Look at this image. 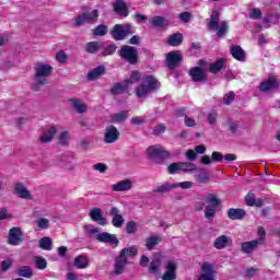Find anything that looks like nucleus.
I'll return each instance as SVG.
<instances>
[{
	"label": "nucleus",
	"mask_w": 280,
	"mask_h": 280,
	"mask_svg": "<svg viewBox=\"0 0 280 280\" xmlns=\"http://www.w3.org/2000/svg\"><path fill=\"white\" fill-rule=\"evenodd\" d=\"M51 71H54V68L50 65L36 63L33 91H38L39 86H45V84H47V79L51 75Z\"/></svg>",
	"instance_id": "obj_1"
},
{
	"label": "nucleus",
	"mask_w": 280,
	"mask_h": 280,
	"mask_svg": "<svg viewBox=\"0 0 280 280\" xmlns=\"http://www.w3.org/2000/svg\"><path fill=\"white\" fill-rule=\"evenodd\" d=\"M208 30L211 32H217V36L222 38L226 32H229V23L226 21L221 22L220 24V13L217 10H213L208 23Z\"/></svg>",
	"instance_id": "obj_2"
},
{
	"label": "nucleus",
	"mask_w": 280,
	"mask_h": 280,
	"mask_svg": "<svg viewBox=\"0 0 280 280\" xmlns=\"http://www.w3.org/2000/svg\"><path fill=\"white\" fill-rule=\"evenodd\" d=\"M148 158L154 163H163L165 159H170V151L161 144L151 145L147 149Z\"/></svg>",
	"instance_id": "obj_3"
},
{
	"label": "nucleus",
	"mask_w": 280,
	"mask_h": 280,
	"mask_svg": "<svg viewBox=\"0 0 280 280\" xmlns=\"http://www.w3.org/2000/svg\"><path fill=\"white\" fill-rule=\"evenodd\" d=\"M205 202H206L205 218H207V220H213L215 218L218 207H220L222 201L215 195L209 194L205 198Z\"/></svg>",
	"instance_id": "obj_4"
},
{
	"label": "nucleus",
	"mask_w": 280,
	"mask_h": 280,
	"mask_svg": "<svg viewBox=\"0 0 280 280\" xmlns=\"http://www.w3.org/2000/svg\"><path fill=\"white\" fill-rule=\"evenodd\" d=\"M159 88V81L154 77L149 75L142 80V83L136 89L137 97H145L150 91Z\"/></svg>",
	"instance_id": "obj_5"
},
{
	"label": "nucleus",
	"mask_w": 280,
	"mask_h": 280,
	"mask_svg": "<svg viewBox=\"0 0 280 280\" xmlns=\"http://www.w3.org/2000/svg\"><path fill=\"white\" fill-rule=\"evenodd\" d=\"M98 16H100V13L97 9L91 12H83L82 14L78 15L74 19L73 25H75V27H80L85 23H97Z\"/></svg>",
	"instance_id": "obj_6"
},
{
	"label": "nucleus",
	"mask_w": 280,
	"mask_h": 280,
	"mask_svg": "<svg viewBox=\"0 0 280 280\" xmlns=\"http://www.w3.org/2000/svg\"><path fill=\"white\" fill-rule=\"evenodd\" d=\"M194 171H196V164L191 162L172 163L167 167L168 174H180V172L187 173V172H194Z\"/></svg>",
	"instance_id": "obj_7"
},
{
	"label": "nucleus",
	"mask_w": 280,
	"mask_h": 280,
	"mask_svg": "<svg viewBox=\"0 0 280 280\" xmlns=\"http://www.w3.org/2000/svg\"><path fill=\"white\" fill-rule=\"evenodd\" d=\"M119 56L129 62V65H136L137 60H139V51L132 46H122Z\"/></svg>",
	"instance_id": "obj_8"
},
{
	"label": "nucleus",
	"mask_w": 280,
	"mask_h": 280,
	"mask_svg": "<svg viewBox=\"0 0 280 280\" xmlns=\"http://www.w3.org/2000/svg\"><path fill=\"white\" fill-rule=\"evenodd\" d=\"M132 34V25L126 24H116L112 31V36L115 40H124L126 36H130Z\"/></svg>",
	"instance_id": "obj_9"
},
{
	"label": "nucleus",
	"mask_w": 280,
	"mask_h": 280,
	"mask_svg": "<svg viewBox=\"0 0 280 280\" xmlns=\"http://www.w3.org/2000/svg\"><path fill=\"white\" fill-rule=\"evenodd\" d=\"M23 242H25V235L23 231H21V228H12L9 231L8 244H10V246H19V244H23Z\"/></svg>",
	"instance_id": "obj_10"
},
{
	"label": "nucleus",
	"mask_w": 280,
	"mask_h": 280,
	"mask_svg": "<svg viewBox=\"0 0 280 280\" xmlns=\"http://www.w3.org/2000/svg\"><path fill=\"white\" fill-rule=\"evenodd\" d=\"M119 130L117 127L110 125L105 128V133H104V142L105 143H115L116 141L119 140Z\"/></svg>",
	"instance_id": "obj_11"
},
{
	"label": "nucleus",
	"mask_w": 280,
	"mask_h": 280,
	"mask_svg": "<svg viewBox=\"0 0 280 280\" xmlns=\"http://www.w3.org/2000/svg\"><path fill=\"white\" fill-rule=\"evenodd\" d=\"M183 62V55L178 51H171L166 57V65L168 69H176Z\"/></svg>",
	"instance_id": "obj_12"
},
{
	"label": "nucleus",
	"mask_w": 280,
	"mask_h": 280,
	"mask_svg": "<svg viewBox=\"0 0 280 280\" xmlns=\"http://www.w3.org/2000/svg\"><path fill=\"white\" fill-rule=\"evenodd\" d=\"M164 268L166 271L162 276V280H176V261H166Z\"/></svg>",
	"instance_id": "obj_13"
},
{
	"label": "nucleus",
	"mask_w": 280,
	"mask_h": 280,
	"mask_svg": "<svg viewBox=\"0 0 280 280\" xmlns=\"http://www.w3.org/2000/svg\"><path fill=\"white\" fill-rule=\"evenodd\" d=\"M189 75L192 82H207L208 80L207 72H205V70H202L200 67L190 69Z\"/></svg>",
	"instance_id": "obj_14"
},
{
	"label": "nucleus",
	"mask_w": 280,
	"mask_h": 280,
	"mask_svg": "<svg viewBox=\"0 0 280 280\" xmlns=\"http://www.w3.org/2000/svg\"><path fill=\"white\" fill-rule=\"evenodd\" d=\"M89 217L91 218V220H93V222H97V224H100L101 226H106V224L108 223L106 221V218H104V213L102 212V209L100 208H93L89 212Z\"/></svg>",
	"instance_id": "obj_15"
},
{
	"label": "nucleus",
	"mask_w": 280,
	"mask_h": 280,
	"mask_svg": "<svg viewBox=\"0 0 280 280\" xmlns=\"http://www.w3.org/2000/svg\"><path fill=\"white\" fill-rule=\"evenodd\" d=\"M97 242H103L105 244H112L113 246H117L119 244V240H117V236L115 234H110L107 232H102L96 234Z\"/></svg>",
	"instance_id": "obj_16"
},
{
	"label": "nucleus",
	"mask_w": 280,
	"mask_h": 280,
	"mask_svg": "<svg viewBox=\"0 0 280 280\" xmlns=\"http://www.w3.org/2000/svg\"><path fill=\"white\" fill-rule=\"evenodd\" d=\"M279 84L277 83V79L275 78V75H269V78L264 81L262 83H260V91H262V93H266L268 91H275V89H278Z\"/></svg>",
	"instance_id": "obj_17"
},
{
	"label": "nucleus",
	"mask_w": 280,
	"mask_h": 280,
	"mask_svg": "<svg viewBox=\"0 0 280 280\" xmlns=\"http://www.w3.org/2000/svg\"><path fill=\"white\" fill-rule=\"evenodd\" d=\"M109 215H112V224L116 229H121L124 226V217L119 214V209L117 208H112L109 211Z\"/></svg>",
	"instance_id": "obj_18"
},
{
	"label": "nucleus",
	"mask_w": 280,
	"mask_h": 280,
	"mask_svg": "<svg viewBox=\"0 0 280 280\" xmlns=\"http://www.w3.org/2000/svg\"><path fill=\"white\" fill-rule=\"evenodd\" d=\"M57 132H58V129L51 126L42 133V136L39 137V141L42 143H50V141H54V137H56Z\"/></svg>",
	"instance_id": "obj_19"
},
{
	"label": "nucleus",
	"mask_w": 280,
	"mask_h": 280,
	"mask_svg": "<svg viewBox=\"0 0 280 280\" xmlns=\"http://www.w3.org/2000/svg\"><path fill=\"white\" fill-rule=\"evenodd\" d=\"M14 194H15L19 198H23L24 200H32V194L30 192V190H27L26 187L23 186L22 183H18V184L15 185Z\"/></svg>",
	"instance_id": "obj_20"
},
{
	"label": "nucleus",
	"mask_w": 280,
	"mask_h": 280,
	"mask_svg": "<svg viewBox=\"0 0 280 280\" xmlns=\"http://www.w3.org/2000/svg\"><path fill=\"white\" fill-rule=\"evenodd\" d=\"M213 246L217 248V250H222V248L231 246V238L226 235H221L214 240Z\"/></svg>",
	"instance_id": "obj_21"
},
{
	"label": "nucleus",
	"mask_w": 280,
	"mask_h": 280,
	"mask_svg": "<svg viewBox=\"0 0 280 280\" xmlns=\"http://www.w3.org/2000/svg\"><path fill=\"white\" fill-rule=\"evenodd\" d=\"M104 73H106V68L104 66H98L88 73V80L94 82V80L102 78Z\"/></svg>",
	"instance_id": "obj_22"
},
{
	"label": "nucleus",
	"mask_w": 280,
	"mask_h": 280,
	"mask_svg": "<svg viewBox=\"0 0 280 280\" xmlns=\"http://www.w3.org/2000/svg\"><path fill=\"white\" fill-rule=\"evenodd\" d=\"M113 191H130L132 182L130 179L120 180L112 186Z\"/></svg>",
	"instance_id": "obj_23"
},
{
	"label": "nucleus",
	"mask_w": 280,
	"mask_h": 280,
	"mask_svg": "<svg viewBox=\"0 0 280 280\" xmlns=\"http://www.w3.org/2000/svg\"><path fill=\"white\" fill-rule=\"evenodd\" d=\"M245 202L247 207H264V199L255 198V194L249 191L245 197Z\"/></svg>",
	"instance_id": "obj_24"
},
{
	"label": "nucleus",
	"mask_w": 280,
	"mask_h": 280,
	"mask_svg": "<svg viewBox=\"0 0 280 280\" xmlns=\"http://www.w3.org/2000/svg\"><path fill=\"white\" fill-rule=\"evenodd\" d=\"M257 246H259V241H249L244 242L241 244V250L242 253H245L246 255H250V253L255 252L257 249Z\"/></svg>",
	"instance_id": "obj_25"
},
{
	"label": "nucleus",
	"mask_w": 280,
	"mask_h": 280,
	"mask_svg": "<svg viewBox=\"0 0 280 280\" xmlns=\"http://www.w3.org/2000/svg\"><path fill=\"white\" fill-rule=\"evenodd\" d=\"M128 264V260L126 258H122L121 255H119L115 259V265H114V272L115 275H121L124 270H126V265Z\"/></svg>",
	"instance_id": "obj_26"
},
{
	"label": "nucleus",
	"mask_w": 280,
	"mask_h": 280,
	"mask_svg": "<svg viewBox=\"0 0 280 280\" xmlns=\"http://www.w3.org/2000/svg\"><path fill=\"white\" fill-rule=\"evenodd\" d=\"M149 23L153 25V27H158V30H163L170 25V21L163 16H154L149 20Z\"/></svg>",
	"instance_id": "obj_27"
},
{
	"label": "nucleus",
	"mask_w": 280,
	"mask_h": 280,
	"mask_svg": "<svg viewBox=\"0 0 280 280\" xmlns=\"http://www.w3.org/2000/svg\"><path fill=\"white\" fill-rule=\"evenodd\" d=\"M245 215H246L245 209L231 208L228 210V218H230V220H243Z\"/></svg>",
	"instance_id": "obj_28"
},
{
	"label": "nucleus",
	"mask_w": 280,
	"mask_h": 280,
	"mask_svg": "<svg viewBox=\"0 0 280 280\" xmlns=\"http://www.w3.org/2000/svg\"><path fill=\"white\" fill-rule=\"evenodd\" d=\"M130 88V81H124L121 83H116L112 88L113 95H121V93H126Z\"/></svg>",
	"instance_id": "obj_29"
},
{
	"label": "nucleus",
	"mask_w": 280,
	"mask_h": 280,
	"mask_svg": "<svg viewBox=\"0 0 280 280\" xmlns=\"http://www.w3.org/2000/svg\"><path fill=\"white\" fill-rule=\"evenodd\" d=\"M176 189V186L172 183H164L153 189V194H161L162 196L165 194H170V191Z\"/></svg>",
	"instance_id": "obj_30"
},
{
	"label": "nucleus",
	"mask_w": 280,
	"mask_h": 280,
	"mask_svg": "<svg viewBox=\"0 0 280 280\" xmlns=\"http://www.w3.org/2000/svg\"><path fill=\"white\" fill-rule=\"evenodd\" d=\"M104 42H89L85 46L88 54H97L101 49H104Z\"/></svg>",
	"instance_id": "obj_31"
},
{
	"label": "nucleus",
	"mask_w": 280,
	"mask_h": 280,
	"mask_svg": "<svg viewBox=\"0 0 280 280\" xmlns=\"http://www.w3.org/2000/svg\"><path fill=\"white\" fill-rule=\"evenodd\" d=\"M225 67L226 60H224V58H220L215 62L209 65V71L210 73H220V71Z\"/></svg>",
	"instance_id": "obj_32"
},
{
	"label": "nucleus",
	"mask_w": 280,
	"mask_h": 280,
	"mask_svg": "<svg viewBox=\"0 0 280 280\" xmlns=\"http://www.w3.org/2000/svg\"><path fill=\"white\" fill-rule=\"evenodd\" d=\"M128 119V112L122 110L120 113L112 114L109 116L110 124H124Z\"/></svg>",
	"instance_id": "obj_33"
},
{
	"label": "nucleus",
	"mask_w": 280,
	"mask_h": 280,
	"mask_svg": "<svg viewBox=\"0 0 280 280\" xmlns=\"http://www.w3.org/2000/svg\"><path fill=\"white\" fill-rule=\"evenodd\" d=\"M73 266L79 270H84V268H89V257L84 255H79L74 258Z\"/></svg>",
	"instance_id": "obj_34"
},
{
	"label": "nucleus",
	"mask_w": 280,
	"mask_h": 280,
	"mask_svg": "<svg viewBox=\"0 0 280 280\" xmlns=\"http://www.w3.org/2000/svg\"><path fill=\"white\" fill-rule=\"evenodd\" d=\"M114 10L117 14H120V16H128V7L124 0H117L114 3Z\"/></svg>",
	"instance_id": "obj_35"
},
{
	"label": "nucleus",
	"mask_w": 280,
	"mask_h": 280,
	"mask_svg": "<svg viewBox=\"0 0 280 280\" xmlns=\"http://www.w3.org/2000/svg\"><path fill=\"white\" fill-rule=\"evenodd\" d=\"M70 104H72V107L74 108V110H77V113H86V104H84V102H82V100L80 98H72L70 100Z\"/></svg>",
	"instance_id": "obj_36"
},
{
	"label": "nucleus",
	"mask_w": 280,
	"mask_h": 280,
	"mask_svg": "<svg viewBox=\"0 0 280 280\" xmlns=\"http://www.w3.org/2000/svg\"><path fill=\"white\" fill-rule=\"evenodd\" d=\"M138 255H139V249H137V246L124 248L120 252V257L125 258L127 261L129 257H137Z\"/></svg>",
	"instance_id": "obj_37"
},
{
	"label": "nucleus",
	"mask_w": 280,
	"mask_h": 280,
	"mask_svg": "<svg viewBox=\"0 0 280 280\" xmlns=\"http://www.w3.org/2000/svg\"><path fill=\"white\" fill-rule=\"evenodd\" d=\"M177 113L179 117H184V124L187 128H195L196 120L194 119V117H189L185 114V108L178 109Z\"/></svg>",
	"instance_id": "obj_38"
},
{
	"label": "nucleus",
	"mask_w": 280,
	"mask_h": 280,
	"mask_svg": "<svg viewBox=\"0 0 280 280\" xmlns=\"http://www.w3.org/2000/svg\"><path fill=\"white\" fill-rule=\"evenodd\" d=\"M16 275H19V277H23L24 279H32V277H34V271H32V267L23 266L16 270Z\"/></svg>",
	"instance_id": "obj_39"
},
{
	"label": "nucleus",
	"mask_w": 280,
	"mask_h": 280,
	"mask_svg": "<svg viewBox=\"0 0 280 280\" xmlns=\"http://www.w3.org/2000/svg\"><path fill=\"white\" fill-rule=\"evenodd\" d=\"M195 179L197 180V183L207 185V183H209V180H211V177L209 176V173H207L202 168H200L199 172H197L195 174Z\"/></svg>",
	"instance_id": "obj_40"
},
{
	"label": "nucleus",
	"mask_w": 280,
	"mask_h": 280,
	"mask_svg": "<svg viewBox=\"0 0 280 280\" xmlns=\"http://www.w3.org/2000/svg\"><path fill=\"white\" fill-rule=\"evenodd\" d=\"M231 54L233 58H235L236 60L242 61V60H245L246 58V52H244V49H242L241 46H232Z\"/></svg>",
	"instance_id": "obj_41"
},
{
	"label": "nucleus",
	"mask_w": 280,
	"mask_h": 280,
	"mask_svg": "<svg viewBox=\"0 0 280 280\" xmlns=\"http://www.w3.org/2000/svg\"><path fill=\"white\" fill-rule=\"evenodd\" d=\"M161 244V237L156 235H152L145 240V246L148 250H153L154 246H159Z\"/></svg>",
	"instance_id": "obj_42"
},
{
	"label": "nucleus",
	"mask_w": 280,
	"mask_h": 280,
	"mask_svg": "<svg viewBox=\"0 0 280 280\" xmlns=\"http://www.w3.org/2000/svg\"><path fill=\"white\" fill-rule=\"evenodd\" d=\"M183 44V34L174 33L168 37V45L171 47H178V45Z\"/></svg>",
	"instance_id": "obj_43"
},
{
	"label": "nucleus",
	"mask_w": 280,
	"mask_h": 280,
	"mask_svg": "<svg viewBox=\"0 0 280 280\" xmlns=\"http://www.w3.org/2000/svg\"><path fill=\"white\" fill-rule=\"evenodd\" d=\"M107 34H108V26L104 24H100L93 30L94 36H106Z\"/></svg>",
	"instance_id": "obj_44"
},
{
	"label": "nucleus",
	"mask_w": 280,
	"mask_h": 280,
	"mask_svg": "<svg viewBox=\"0 0 280 280\" xmlns=\"http://www.w3.org/2000/svg\"><path fill=\"white\" fill-rule=\"evenodd\" d=\"M39 248L43 250H51V237L45 236L39 240Z\"/></svg>",
	"instance_id": "obj_45"
},
{
	"label": "nucleus",
	"mask_w": 280,
	"mask_h": 280,
	"mask_svg": "<svg viewBox=\"0 0 280 280\" xmlns=\"http://www.w3.org/2000/svg\"><path fill=\"white\" fill-rule=\"evenodd\" d=\"M161 268V258H154L149 265V272L154 275Z\"/></svg>",
	"instance_id": "obj_46"
},
{
	"label": "nucleus",
	"mask_w": 280,
	"mask_h": 280,
	"mask_svg": "<svg viewBox=\"0 0 280 280\" xmlns=\"http://www.w3.org/2000/svg\"><path fill=\"white\" fill-rule=\"evenodd\" d=\"M70 139H71V133L69 131H62L59 135V143L61 145H69Z\"/></svg>",
	"instance_id": "obj_47"
},
{
	"label": "nucleus",
	"mask_w": 280,
	"mask_h": 280,
	"mask_svg": "<svg viewBox=\"0 0 280 280\" xmlns=\"http://www.w3.org/2000/svg\"><path fill=\"white\" fill-rule=\"evenodd\" d=\"M117 51V46L115 44H109L106 46V44L103 47L102 56H113V52Z\"/></svg>",
	"instance_id": "obj_48"
},
{
	"label": "nucleus",
	"mask_w": 280,
	"mask_h": 280,
	"mask_svg": "<svg viewBox=\"0 0 280 280\" xmlns=\"http://www.w3.org/2000/svg\"><path fill=\"white\" fill-rule=\"evenodd\" d=\"M56 60H57V62H60V65H66V62H68V60H69V55H67V52H65V50H59L56 54Z\"/></svg>",
	"instance_id": "obj_49"
},
{
	"label": "nucleus",
	"mask_w": 280,
	"mask_h": 280,
	"mask_svg": "<svg viewBox=\"0 0 280 280\" xmlns=\"http://www.w3.org/2000/svg\"><path fill=\"white\" fill-rule=\"evenodd\" d=\"M35 266L38 270H45L47 268V260L40 256L34 258Z\"/></svg>",
	"instance_id": "obj_50"
},
{
	"label": "nucleus",
	"mask_w": 280,
	"mask_h": 280,
	"mask_svg": "<svg viewBox=\"0 0 280 280\" xmlns=\"http://www.w3.org/2000/svg\"><path fill=\"white\" fill-rule=\"evenodd\" d=\"M257 235H258V238L255 241L258 242V244H264V242L266 241V229H264V226H258Z\"/></svg>",
	"instance_id": "obj_51"
},
{
	"label": "nucleus",
	"mask_w": 280,
	"mask_h": 280,
	"mask_svg": "<svg viewBox=\"0 0 280 280\" xmlns=\"http://www.w3.org/2000/svg\"><path fill=\"white\" fill-rule=\"evenodd\" d=\"M84 229H85L86 235H91V236L95 235V237H97V235L100 234V229H97L94 225L89 224V225H85Z\"/></svg>",
	"instance_id": "obj_52"
},
{
	"label": "nucleus",
	"mask_w": 280,
	"mask_h": 280,
	"mask_svg": "<svg viewBox=\"0 0 280 280\" xmlns=\"http://www.w3.org/2000/svg\"><path fill=\"white\" fill-rule=\"evenodd\" d=\"M141 79V74H139V72L133 71L131 72V75L128 80H125V82H129V86H132V84H135V82H139V80Z\"/></svg>",
	"instance_id": "obj_53"
},
{
	"label": "nucleus",
	"mask_w": 280,
	"mask_h": 280,
	"mask_svg": "<svg viewBox=\"0 0 280 280\" xmlns=\"http://www.w3.org/2000/svg\"><path fill=\"white\" fill-rule=\"evenodd\" d=\"M126 231L128 235L137 233V223H135V221H129L126 225Z\"/></svg>",
	"instance_id": "obj_54"
},
{
	"label": "nucleus",
	"mask_w": 280,
	"mask_h": 280,
	"mask_svg": "<svg viewBox=\"0 0 280 280\" xmlns=\"http://www.w3.org/2000/svg\"><path fill=\"white\" fill-rule=\"evenodd\" d=\"M235 100V92H229L223 97V103L229 106L230 104H233V101Z\"/></svg>",
	"instance_id": "obj_55"
},
{
	"label": "nucleus",
	"mask_w": 280,
	"mask_h": 280,
	"mask_svg": "<svg viewBox=\"0 0 280 280\" xmlns=\"http://www.w3.org/2000/svg\"><path fill=\"white\" fill-rule=\"evenodd\" d=\"M175 189H178V187H180V189H191L194 187V182H180L177 184H174Z\"/></svg>",
	"instance_id": "obj_56"
},
{
	"label": "nucleus",
	"mask_w": 280,
	"mask_h": 280,
	"mask_svg": "<svg viewBox=\"0 0 280 280\" xmlns=\"http://www.w3.org/2000/svg\"><path fill=\"white\" fill-rule=\"evenodd\" d=\"M36 224H37L38 229H42V230L49 229V220L46 218H42V219L37 220Z\"/></svg>",
	"instance_id": "obj_57"
},
{
	"label": "nucleus",
	"mask_w": 280,
	"mask_h": 280,
	"mask_svg": "<svg viewBox=\"0 0 280 280\" xmlns=\"http://www.w3.org/2000/svg\"><path fill=\"white\" fill-rule=\"evenodd\" d=\"M249 19H252L253 21H257V20L261 19V10L254 8L252 10V12L249 13Z\"/></svg>",
	"instance_id": "obj_58"
},
{
	"label": "nucleus",
	"mask_w": 280,
	"mask_h": 280,
	"mask_svg": "<svg viewBox=\"0 0 280 280\" xmlns=\"http://www.w3.org/2000/svg\"><path fill=\"white\" fill-rule=\"evenodd\" d=\"M166 127L164 124H159L154 127L153 129V135H155L156 137H159V135H163V132H165Z\"/></svg>",
	"instance_id": "obj_59"
},
{
	"label": "nucleus",
	"mask_w": 280,
	"mask_h": 280,
	"mask_svg": "<svg viewBox=\"0 0 280 280\" xmlns=\"http://www.w3.org/2000/svg\"><path fill=\"white\" fill-rule=\"evenodd\" d=\"M12 264H13L12 259L3 260L2 265H1L2 272H8V270H10V268H12Z\"/></svg>",
	"instance_id": "obj_60"
},
{
	"label": "nucleus",
	"mask_w": 280,
	"mask_h": 280,
	"mask_svg": "<svg viewBox=\"0 0 280 280\" xmlns=\"http://www.w3.org/2000/svg\"><path fill=\"white\" fill-rule=\"evenodd\" d=\"M218 121V112H211L208 114V122L210 124V126L215 125V122Z\"/></svg>",
	"instance_id": "obj_61"
},
{
	"label": "nucleus",
	"mask_w": 280,
	"mask_h": 280,
	"mask_svg": "<svg viewBox=\"0 0 280 280\" xmlns=\"http://www.w3.org/2000/svg\"><path fill=\"white\" fill-rule=\"evenodd\" d=\"M0 220H12V214L8 212L7 208L0 210Z\"/></svg>",
	"instance_id": "obj_62"
},
{
	"label": "nucleus",
	"mask_w": 280,
	"mask_h": 280,
	"mask_svg": "<svg viewBox=\"0 0 280 280\" xmlns=\"http://www.w3.org/2000/svg\"><path fill=\"white\" fill-rule=\"evenodd\" d=\"M259 272L258 269H255V268H249L245 271V277L246 279H253V277H255V275H257Z\"/></svg>",
	"instance_id": "obj_63"
},
{
	"label": "nucleus",
	"mask_w": 280,
	"mask_h": 280,
	"mask_svg": "<svg viewBox=\"0 0 280 280\" xmlns=\"http://www.w3.org/2000/svg\"><path fill=\"white\" fill-rule=\"evenodd\" d=\"M223 159H224V155L221 152H218V151L212 152V161H214V163H220L222 162Z\"/></svg>",
	"instance_id": "obj_64"
}]
</instances>
